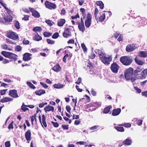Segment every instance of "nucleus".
Masks as SVG:
<instances>
[{
  "label": "nucleus",
  "instance_id": "ea45409f",
  "mask_svg": "<svg viewBox=\"0 0 147 147\" xmlns=\"http://www.w3.org/2000/svg\"><path fill=\"white\" fill-rule=\"evenodd\" d=\"M10 52L3 51L1 52V54L5 57L8 58Z\"/></svg>",
  "mask_w": 147,
  "mask_h": 147
},
{
  "label": "nucleus",
  "instance_id": "aec40b11",
  "mask_svg": "<svg viewBox=\"0 0 147 147\" xmlns=\"http://www.w3.org/2000/svg\"><path fill=\"white\" fill-rule=\"evenodd\" d=\"M52 69L54 71L58 72L61 70V68L59 64L57 63L56 65H55L54 67L52 68Z\"/></svg>",
  "mask_w": 147,
  "mask_h": 147
},
{
  "label": "nucleus",
  "instance_id": "f03ea898",
  "mask_svg": "<svg viewBox=\"0 0 147 147\" xmlns=\"http://www.w3.org/2000/svg\"><path fill=\"white\" fill-rule=\"evenodd\" d=\"M133 69L131 67H129L125 71L124 76L125 79L127 80H131L134 82L136 80L133 78Z\"/></svg>",
  "mask_w": 147,
  "mask_h": 147
},
{
  "label": "nucleus",
  "instance_id": "9d476101",
  "mask_svg": "<svg viewBox=\"0 0 147 147\" xmlns=\"http://www.w3.org/2000/svg\"><path fill=\"white\" fill-rule=\"evenodd\" d=\"M147 76V69H146L143 70L140 74H138L137 75V77L138 79H144Z\"/></svg>",
  "mask_w": 147,
  "mask_h": 147
},
{
  "label": "nucleus",
  "instance_id": "c756f323",
  "mask_svg": "<svg viewBox=\"0 0 147 147\" xmlns=\"http://www.w3.org/2000/svg\"><path fill=\"white\" fill-rule=\"evenodd\" d=\"M78 27L80 31H82V32H83L84 31L85 28L84 24H80L79 25V26H78Z\"/></svg>",
  "mask_w": 147,
  "mask_h": 147
},
{
  "label": "nucleus",
  "instance_id": "680f3d73",
  "mask_svg": "<svg viewBox=\"0 0 147 147\" xmlns=\"http://www.w3.org/2000/svg\"><path fill=\"white\" fill-rule=\"evenodd\" d=\"M88 67H89L90 69H92L93 67V65L91 63L90 61H89L88 62V65H87Z\"/></svg>",
  "mask_w": 147,
  "mask_h": 147
},
{
  "label": "nucleus",
  "instance_id": "c9c22d12",
  "mask_svg": "<svg viewBox=\"0 0 147 147\" xmlns=\"http://www.w3.org/2000/svg\"><path fill=\"white\" fill-rule=\"evenodd\" d=\"M80 11L81 12L82 16H83V19H85L86 15V9L84 8H81L80 9Z\"/></svg>",
  "mask_w": 147,
  "mask_h": 147
},
{
  "label": "nucleus",
  "instance_id": "6e6552de",
  "mask_svg": "<svg viewBox=\"0 0 147 147\" xmlns=\"http://www.w3.org/2000/svg\"><path fill=\"white\" fill-rule=\"evenodd\" d=\"M45 4L46 8L51 9H55L56 8L55 4L51 3L48 1H45Z\"/></svg>",
  "mask_w": 147,
  "mask_h": 147
},
{
  "label": "nucleus",
  "instance_id": "c03bdc74",
  "mask_svg": "<svg viewBox=\"0 0 147 147\" xmlns=\"http://www.w3.org/2000/svg\"><path fill=\"white\" fill-rule=\"evenodd\" d=\"M33 31L34 32L38 31L40 32H41L42 30V29L40 27L37 26L35 27L34 28L33 30Z\"/></svg>",
  "mask_w": 147,
  "mask_h": 147
},
{
  "label": "nucleus",
  "instance_id": "20e7f679",
  "mask_svg": "<svg viewBox=\"0 0 147 147\" xmlns=\"http://www.w3.org/2000/svg\"><path fill=\"white\" fill-rule=\"evenodd\" d=\"M92 16L90 13H88L85 20V24L86 28H89L91 24Z\"/></svg>",
  "mask_w": 147,
  "mask_h": 147
},
{
  "label": "nucleus",
  "instance_id": "bf43d9fd",
  "mask_svg": "<svg viewBox=\"0 0 147 147\" xmlns=\"http://www.w3.org/2000/svg\"><path fill=\"white\" fill-rule=\"evenodd\" d=\"M123 35L120 34L117 38V40L119 42L122 41L123 40Z\"/></svg>",
  "mask_w": 147,
  "mask_h": 147
},
{
  "label": "nucleus",
  "instance_id": "603ef678",
  "mask_svg": "<svg viewBox=\"0 0 147 147\" xmlns=\"http://www.w3.org/2000/svg\"><path fill=\"white\" fill-rule=\"evenodd\" d=\"M14 123V121H12L11 123L9 125L8 127V128L9 129H13V124Z\"/></svg>",
  "mask_w": 147,
  "mask_h": 147
},
{
  "label": "nucleus",
  "instance_id": "a19ab883",
  "mask_svg": "<svg viewBox=\"0 0 147 147\" xmlns=\"http://www.w3.org/2000/svg\"><path fill=\"white\" fill-rule=\"evenodd\" d=\"M1 4L4 7V8L5 9L6 11H7L8 12L9 11H10V10H9L8 8L6 7V4L5 3H4L3 2V1H1Z\"/></svg>",
  "mask_w": 147,
  "mask_h": 147
},
{
  "label": "nucleus",
  "instance_id": "4be33fe9",
  "mask_svg": "<svg viewBox=\"0 0 147 147\" xmlns=\"http://www.w3.org/2000/svg\"><path fill=\"white\" fill-rule=\"evenodd\" d=\"M138 56L140 57L146 58L147 57V53L145 51H140L139 53Z\"/></svg>",
  "mask_w": 147,
  "mask_h": 147
},
{
  "label": "nucleus",
  "instance_id": "7c9ffc66",
  "mask_svg": "<svg viewBox=\"0 0 147 147\" xmlns=\"http://www.w3.org/2000/svg\"><path fill=\"white\" fill-rule=\"evenodd\" d=\"M1 61L2 63L3 64H6L9 63L10 61L4 58L2 56H1Z\"/></svg>",
  "mask_w": 147,
  "mask_h": 147
},
{
  "label": "nucleus",
  "instance_id": "de8ad7c7",
  "mask_svg": "<svg viewBox=\"0 0 147 147\" xmlns=\"http://www.w3.org/2000/svg\"><path fill=\"white\" fill-rule=\"evenodd\" d=\"M52 33L47 32H45L43 33V35L45 37H49L51 36Z\"/></svg>",
  "mask_w": 147,
  "mask_h": 147
},
{
  "label": "nucleus",
  "instance_id": "3c124183",
  "mask_svg": "<svg viewBox=\"0 0 147 147\" xmlns=\"http://www.w3.org/2000/svg\"><path fill=\"white\" fill-rule=\"evenodd\" d=\"M22 49V47L20 45H18L15 48V50L18 52L20 51Z\"/></svg>",
  "mask_w": 147,
  "mask_h": 147
},
{
  "label": "nucleus",
  "instance_id": "f3484780",
  "mask_svg": "<svg viewBox=\"0 0 147 147\" xmlns=\"http://www.w3.org/2000/svg\"><path fill=\"white\" fill-rule=\"evenodd\" d=\"M120 108H118L113 109L112 113V115L113 116H115L119 115L121 112Z\"/></svg>",
  "mask_w": 147,
  "mask_h": 147
},
{
  "label": "nucleus",
  "instance_id": "b1692460",
  "mask_svg": "<svg viewBox=\"0 0 147 147\" xmlns=\"http://www.w3.org/2000/svg\"><path fill=\"white\" fill-rule=\"evenodd\" d=\"M65 22V20L64 19H61L57 22V25L59 26H63Z\"/></svg>",
  "mask_w": 147,
  "mask_h": 147
},
{
  "label": "nucleus",
  "instance_id": "052dcab7",
  "mask_svg": "<svg viewBox=\"0 0 147 147\" xmlns=\"http://www.w3.org/2000/svg\"><path fill=\"white\" fill-rule=\"evenodd\" d=\"M22 18V20L24 21H27L29 20V16L28 15H25Z\"/></svg>",
  "mask_w": 147,
  "mask_h": 147
},
{
  "label": "nucleus",
  "instance_id": "72a5a7b5",
  "mask_svg": "<svg viewBox=\"0 0 147 147\" xmlns=\"http://www.w3.org/2000/svg\"><path fill=\"white\" fill-rule=\"evenodd\" d=\"M114 128L118 131L123 132L124 131V129L122 127L115 126Z\"/></svg>",
  "mask_w": 147,
  "mask_h": 147
},
{
  "label": "nucleus",
  "instance_id": "49530a36",
  "mask_svg": "<svg viewBox=\"0 0 147 147\" xmlns=\"http://www.w3.org/2000/svg\"><path fill=\"white\" fill-rule=\"evenodd\" d=\"M81 47L83 49V51L84 53L86 52L87 51V49L86 46L84 44V43L82 44Z\"/></svg>",
  "mask_w": 147,
  "mask_h": 147
},
{
  "label": "nucleus",
  "instance_id": "69168bd1",
  "mask_svg": "<svg viewBox=\"0 0 147 147\" xmlns=\"http://www.w3.org/2000/svg\"><path fill=\"white\" fill-rule=\"evenodd\" d=\"M142 121H143L142 120H137L136 123L139 126L141 125L142 124Z\"/></svg>",
  "mask_w": 147,
  "mask_h": 147
},
{
  "label": "nucleus",
  "instance_id": "6e6d98bb",
  "mask_svg": "<svg viewBox=\"0 0 147 147\" xmlns=\"http://www.w3.org/2000/svg\"><path fill=\"white\" fill-rule=\"evenodd\" d=\"M69 125H62V128L64 130H67L69 129Z\"/></svg>",
  "mask_w": 147,
  "mask_h": 147
},
{
  "label": "nucleus",
  "instance_id": "bb28decb",
  "mask_svg": "<svg viewBox=\"0 0 147 147\" xmlns=\"http://www.w3.org/2000/svg\"><path fill=\"white\" fill-rule=\"evenodd\" d=\"M142 70V69L141 68V67H138L136 68V70H134V74L137 76V75L139 74L138 73L141 72Z\"/></svg>",
  "mask_w": 147,
  "mask_h": 147
},
{
  "label": "nucleus",
  "instance_id": "37998d69",
  "mask_svg": "<svg viewBox=\"0 0 147 147\" xmlns=\"http://www.w3.org/2000/svg\"><path fill=\"white\" fill-rule=\"evenodd\" d=\"M15 26V28L17 29H19L20 28V23L17 20H15L14 22Z\"/></svg>",
  "mask_w": 147,
  "mask_h": 147
},
{
  "label": "nucleus",
  "instance_id": "a211bd4d",
  "mask_svg": "<svg viewBox=\"0 0 147 147\" xmlns=\"http://www.w3.org/2000/svg\"><path fill=\"white\" fill-rule=\"evenodd\" d=\"M44 110L45 112L47 113V111H52L54 112V107L53 106H50L49 105L44 108Z\"/></svg>",
  "mask_w": 147,
  "mask_h": 147
},
{
  "label": "nucleus",
  "instance_id": "e2e57ef3",
  "mask_svg": "<svg viewBox=\"0 0 147 147\" xmlns=\"http://www.w3.org/2000/svg\"><path fill=\"white\" fill-rule=\"evenodd\" d=\"M120 34L119 32H116L114 34V37L115 38L117 39Z\"/></svg>",
  "mask_w": 147,
  "mask_h": 147
},
{
  "label": "nucleus",
  "instance_id": "0eeeda50",
  "mask_svg": "<svg viewBox=\"0 0 147 147\" xmlns=\"http://www.w3.org/2000/svg\"><path fill=\"white\" fill-rule=\"evenodd\" d=\"M110 68L113 72L117 73L120 68V66L116 62H113L111 64Z\"/></svg>",
  "mask_w": 147,
  "mask_h": 147
},
{
  "label": "nucleus",
  "instance_id": "412c9836",
  "mask_svg": "<svg viewBox=\"0 0 147 147\" xmlns=\"http://www.w3.org/2000/svg\"><path fill=\"white\" fill-rule=\"evenodd\" d=\"M46 93L45 91L44 90H39L35 92V94L38 96H40Z\"/></svg>",
  "mask_w": 147,
  "mask_h": 147
},
{
  "label": "nucleus",
  "instance_id": "473e14b6",
  "mask_svg": "<svg viewBox=\"0 0 147 147\" xmlns=\"http://www.w3.org/2000/svg\"><path fill=\"white\" fill-rule=\"evenodd\" d=\"M105 13H103L102 15L100 16L99 17V19H98V22H103L105 19Z\"/></svg>",
  "mask_w": 147,
  "mask_h": 147
},
{
  "label": "nucleus",
  "instance_id": "cd10ccee",
  "mask_svg": "<svg viewBox=\"0 0 147 147\" xmlns=\"http://www.w3.org/2000/svg\"><path fill=\"white\" fill-rule=\"evenodd\" d=\"M32 15L35 18H38L40 16V15L38 12L35 10L32 13Z\"/></svg>",
  "mask_w": 147,
  "mask_h": 147
},
{
  "label": "nucleus",
  "instance_id": "58836bf2",
  "mask_svg": "<svg viewBox=\"0 0 147 147\" xmlns=\"http://www.w3.org/2000/svg\"><path fill=\"white\" fill-rule=\"evenodd\" d=\"M53 86L55 88L59 89L63 88V85L60 84H55L53 85Z\"/></svg>",
  "mask_w": 147,
  "mask_h": 147
},
{
  "label": "nucleus",
  "instance_id": "09e8293b",
  "mask_svg": "<svg viewBox=\"0 0 147 147\" xmlns=\"http://www.w3.org/2000/svg\"><path fill=\"white\" fill-rule=\"evenodd\" d=\"M96 56L95 54L92 52L91 53V54L88 57L89 59H93L95 58V57Z\"/></svg>",
  "mask_w": 147,
  "mask_h": 147
},
{
  "label": "nucleus",
  "instance_id": "e433bc0d",
  "mask_svg": "<svg viewBox=\"0 0 147 147\" xmlns=\"http://www.w3.org/2000/svg\"><path fill=\"white\" fill-rule=\"evenodd\" d=\"M26 84L27 85L31 88L34 89L36 88L35 86H34V85L30 82L28 81L27 82H26Z\"/></svg>",
  "mask_w": 147,
  "mask_h": 147
},
{
  "label": "nucleus",
  "instance_id": "4d7b16f0",
  "mask_svg": "<svg viewBox=\"0 0 147 147\" xmlns=\"http://www.w3.org/2000/svg\"><path fill=\"white\" fill-rule=\"evenodd\" d=\"M24 45H28L29 43V41L27 40L24 38L22 41Z\"/></svg>",
  "mask_w": 147,
  "mask_h": 147
},
{
  "label": "nucleus",
  "instance_id": "6ab92c4d",
  "mask_svg": "<svg viewBox=\"0 0 147 147\" xmlns=\"http://www.w3.org/2000/svg\"><path fill=\"white\" fill-rule=\"evenodd\" d=\"M135 61L136 63L139 65H142L144 64V61L141 60L137 57L135 58Z\"/></svg>",
  "mask_w": 147,
  "mask_h": 147
},
{
  "label": "nucleus",
  "instance_id": "1a4fd4ad",
  "mask_svg": "<svg viewBox=\"0 0 147 147\" xmlns=\"http://www.w3.org/2000/svg\"><path fill=\"white\" fill-rule=\"evenodd\" d=\"M42 121H41V116L39 115L38 116L39 121L42 127H43V125L45 127H47V124L46 121V117L44 115H43L42 116Z\"/></svg>",
  "mask_w": 147,
  "mask_h": 147
},
{
  "label": "nucleus",
  "instance_id": "5fc2aeb1",
  "mask_svg": "<svg viewBox=\"0 0 147 147\" xmlns=\"http://www.w3.org/2000/svg\"><path fill=\"white\" fill-rule=\"evenodd\" d=\"M47 41L48 43L49 44H53L55 42L54 40H51L49 39H47Z\"/></svg>",
  "mask_w": 147,
  "mask_h": 147
},
{
  "label": "nucleus",
  "instance_id": "f257e3e1",
  "mask_svg": "<svg viewBox=\"0 0 147 147\" xmlns=\"http://www.w3.org/2000/svg\"><path fill=\"white\" fill-rule=\"evenodd\" d=\"M99 56L100 59L106 65H108L112 60V56L110 55L108 57H107L106 54L105 53H102Z\"/></svg>",
  "mask_w": 147,
  "mask_h": 147
},
{
  "label": "nucleus",
  "instance_id": "338daca9",
  "mask_svg": "<svg viewBox=\"0 0 147 147\" xmlns=\"http://www.w3.org/2000/svg\"><path fill=\"white\" fill-rule=\"evenodd\" d=\"M68 56V54H67L65 55L63 58V61L65 63L66 62V60Z\"/></svg>",
  "mask_w": 147,
  "mask_h": 147
},
{
  "label": "nucleus",
  "instance_id": "423d86ee",
  "mask_svg": "<svg viewBox=\"0 0 147 147\" xmlns=\"http://www.w3.org/2000/svg\"><path fill=\"white\" fill-rule=\"evenodd\" d=\"M137 48L136 44H129L126 46L125 50L127 52H131L133 51Z\"/></svg>",
  "mask_w": 147,
  "mask_h": 147
},
{
  "label": "nucleus",
  "instance_id": "9b49d317",
  "mask_svg": "<svg viewBox=\"0 0 147 147\" xmlns=\"http://www.w3.org/2000/svg\"><path fill=\"white\" fill-rule=\"evenodd\" d=\"M63 36L65 38H68L71 36L70 29L67 28L65 29L64 32L63 33Z\"/></svg>",
  "mask_w": 147,
  "mask_h": 147
},
{
  "label": "nucleus",
  "instance_id": "4468645a",
  "mask_svg": "<svg viewBox=\"0 0 147 147\" xmlns=\"http://www.w3.org/2000/svg\"><path fill=\"white\" fill-rule=\"evenodd\" d=\"M17 57L18 56L10 52L8 58L11 59L9 61H15L17 59Z\"/></svg>",
  "mask_w": 147,
  "mask_h": 147
},
{
  "label": "nucleus",
  "instance_id": "f704fd0d",
  "mask_svg": "<svg viewBox=\"0 0 147 147\" xmlns=\"http://www.w3.org/2000/svg\"><path fill=\"white\" fill-rule=\"evenodd\" d=\"M98 12V11L97 8H95L94 11V15L95 17V18L97 22H98V18L97 17V15Z\"/></svg>",
  "mask_w": 147,
  "mask_h": 147
},
{
  "label": "nucleus",
  "instance_id": "4c0bfd02",
  "mask_svg": "<svg viewBox=\"0 0 147 147\" xmlns=\"http://www.w3.org/2000/svg\"><path fill=\"white\" fill-rule=\"evenodd\" d=\"M119 126H123L126 127H130L131 126V124L130 123H123L120 125H119Z\"/></svg>",
  "mask_w": 147,
  "mask_h": 147
},
{
  "label": "nucleus",
  "instance_id": "2f4dec72",
  "mask_svg": "<svg viewBox=\"0 0 147 147\" xmlns=\"http://www.w3.org/2000/svg\"><path fill=\"white\" fill-rule=\"evenodd\" d=\"M96 4L98 6H99L100 8L101 9H103L104 7V4L101 1H97Z\"/></svg>",
  "mask_w": 147,
  "mask_h": 147
},
{
  "label": "nucleus",
  "instance_id": "2eb2a0df",
  "mask_svg": "<svg viewBox=\"0 0 147 147\" xmlns=\"http://www.w3.org/2000/svg\"><path fill=\"white\" fill-rule=\"evenodd\" d=\"M12 20V17H9L8 16L5 17L1 19V22L3 23H6V22H11Z\"/></svg>",
  "mask_w": 147,
  "mask_h": 147
},
{
  "label": "nucleus",
  "instance_id": "8fccbe9b",
  "mask_svg": "<svg viewBox=\"0 0 147 147\" xmlns=\"http://www.w3.org/2000/svg\"><path fill=\"white\" fill-rule=\"evenodd\" d=\"M59 36V34L58 32H56L54 33L52 36V38L53 39H56Z\"/></svg>",
  "mask_w": 147,
  "mask_h": 147
},
{
  "label": "nucleus",
  "instance_id": "c85d7f7f",
  "mask_svg": "<svg viewBox=\"0 0 147 147\" xmlns=\"http://www.w3.org/2000/svg\"><path fill=\"white\" fill-rule=\"evenodd\" d=\"M42 39V38L38 33H37L36 35H35L33 38V39L34 40L36 41H39L41 40Z\"/></svg>",
  "mask_w": 147,
  "mask_h": 147
},
{
  "label": "nucleus",
  "instance_id": "dca6fc26",
  "mask_svg": "<svg viewBox=\"0 0 147 147\" xmlns=\"http://www.w3.org/2000/svg\"><path fill=\"white\" fill-rule=\"evenodd\" d=\"M31 132L30 130H28L25 133V136L26 139L28 141H29L31 139Z\"/></svg>",
  "mask_w": 147,
  "mask_h": 147
},
{
  "label": "nucleus",
  "instance_id": "a878e982",
  "mask_svg": "<svg viewBox=\"0 0 147 147\" xmlns=\"http://www.w3.org/2000/svg\"><path fill=\"white\" fill-rule=\"evenodd\" d=\"M112 106L111 105L108 106L104 109L103 113L105 114L108 113L110 111V109L112 108Z\"/></svg>",
  "mask_w": 147,
  "mask_h": 147
},
{
  "label": "nucleus",
  "instance_id": "a18cd8bd",
  "mask_svg": "<svg viewBox=\"0 0 147 147\" xmlns=\"http://www.w3.org/2000/svg\"><path fill=\"white\" fill-rule=\"evenodd\" d=\"M36 114H35L34 115H32L30 117V118L31 119V123L32 125H34L33 121L34 120V119H36Z\"/></svg>",
  "mask_w": 147,
  "mask_h": 147
},
{
  "label": "nucleus",
  "instance_id": "774afa93",
  "mask_svg": "<svg viewBox=\"0 0 147 147\" xmlns=\"http://www.w3.org/2000/svg\"><path fill=\"white\" fill-rule=\"evenodd\" d=\"M5 147H10V143L9 141H8L5 142Z\"/></svg>",
  "mask_w": 147,
  "mask_h": 147
},
{
  "label": "nucleus",
  "instance_id": "39448f33",
  "mask_svg": "<svg viewBox=\"0 0 147 147\" xmlns=\"http://www.w3.org/2000/svg\"><path fill=\"white\" fill-rule=\"evenodd\" d=\"M7 36L8 38L13 39L14 40L19 39V36L14 32L10 31L7 33Z\"/></svg>",
  "mask_w": 147,
  "mask_h": 147
},
{
  "label": "nucleus",
  "instance_id": "0e129e2a",
  "mask_svg": "<svg viewBox=\"0 0 147 147\" xmlns=\"http://www.w3.org/2000/svg\"><path fill=\"white\" fill-rule=\"evenodd\" d=\"M95 52L96 53H97L99 55L101 54H102V53H103L101 50H100L99 49H96L95 50Z\"/></svg>",
  "mask_w": 147,
  "mask_h": 147
},
{
  "label": "nucleus",
  "instance_id": "393cba45",
  "mask_svg": "<svg viewBox=\"0 0 147 147\" xmlns=\"http://www.w3.org/2000/svg\"><path fill=\"white\" fill-rule=\"evenodd\" d=\"M131 143L132 142L131 139L129 138H127L123 141V145H129L131 144Z\"/></svg>",
  "mask_w": 147,
  "mask_h": 147
},
{
  "label": "nucleus",
  "instance_id": "864d4df0",
  "mask_svg": "<svg viewBox=\"0 0 147 147\" xmlns=\"http://www.w3.org/2000/svg\"><path fill=\"white\" fill-rule=\"evenodd\" d=\"M99 127V126L98 125H95L90 128V129L91 130H94V131H96V130L98 129Z\"/></svg>",
  "mask_w": 147,
  "mask_h": 147
},
{
  "label": "nucleus",
  "instance_id": "f8f14e48",
  "mask_svg": "<svg viewBox=\"0 0 147 147\" xmlns=\"http://www.w3.org/2000/svg\"><path fill=\"white\" fill-rule=\"evenodd\" d=\"M9 94L11 97L15 98H18L19 97L17 94V91L15 89L10 90Z\"/></svg>",
  "mask_w": 147,
  "mask_h": 147
},
{
  "label": "nucleus",
  "instance_id": "79ce46f5",
  "mask_svg": "<svg viewBox=\"0 0 147 147\" xmlns=\"http://www.w3.org/2000/svg\"><path fill=\"white\" fill-rule=\"evenodd\" d=\"M27 105H24V103H22V106L21 107V109L24 112H25L27 110H28V109L26 107H27Z\"/></svg>",
  "mask_w": 147,
  "mask_h": 147
},
{
  "label": "nucleus",
  "instance_id": "5701e85b",
  "mask_svg": "<svg viewBox=\"0 0 147 147\" xmlns=\"http://www.w3.org/2000/svg\"><path fill=\"white\" fill-rule=\"evenodd\" d=\"M13 100V99L12 98L6 97L1 100V102H6L12 101Z\"/></svg>",
  "mask_w": 147,
  "mask_h": 147
},
{
  "label": "nucleus",
  "instance_id": "13d9d810",
  "mask_svg": "<svg viewBox=\"0 0 147 147\" xmlns=\"http://www.w3.org/2000/svg\"><path fill=\"white\" fill-rule=\"evenodd\" d=\"M51 123L53 125L54 127H57L59 126V124L57 122H55L51 121Z\"/></svg>",
  "mask_w": 147,
  "mask_h": 147
},
{
  "label": "nucleus",
  "instance_id": "7ed1b4c3",
  "mask_svg": "<svg viewBox=\"0 0 147 147\" xmlns=\"http://www.w3.org/2000/svg\"><path fill=\"white\" fill-rule=\"evenodd\" d=\"M119 60L122 64L125 66L129 65L133 61L132 57L129 56H122Z\"/></svg>",
  "mask_w": 147,
  "mask_h": 147
},
{
  "label": "nucleus",
  "instance_id": "ddd939ff",
  "mask_svg": "<svg viewBox=\"0 0 147 147\" xmlns=\"http://www.w3.org/2000/svg\"><path fill=\"white\" fill-rule=\"evenodd\" d=\"M32 55L31 54L29 53H25L23 55V60L25 61H28L32 59L31 57Z\"/></svg>",
  "mask_w": 147,
  "mask_h": 147
}]
</instances>
